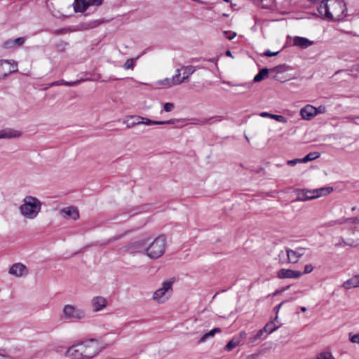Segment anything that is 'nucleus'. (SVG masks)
<instances>
[{
    "mask_svg": "<svg viewBox=\"0 0 359 359\" xmlns=\"http://www.w3.org/2000/svg\"><path fill=\"white\" fill-rule=\"evenodd\" d=\"M301 311H302V312H305V311H306V307H304V306H302V307H301Z\"/></svg>",
    "mask_w": 359,
    "mask_h": 359,
    "instance_id": "53",
    "label": "nucleus"
},
{
    "mask_svg": "<svg viewBox=\"0 0 359 359\" xmlns=\"http://www.w3.org/2000/svg\"><path fill=\"white\" fill-rule=\"evenodd\" d=\"M222 332V330L219 327H215L208 332L203 334L199 339V343H203L206 341L208 339L213 337L215 334H219Z\"/></svg>",
    "mask_w": 359,
    "mask_h": 359,
    "instance_id": "24",
    "label": "nucleus"
},
{
    "mask_svg": "<svg viewBox=\"0 0 359 359\" xmlns=\"http://www.w3.org/2000/svg\"><path fill=\"white\" fill-rule=\"evenodd\" d=\"M332 191V188H331V187L321 188V189L312 190V191H313L315 198H318L323 195H325L327 193H330Z\"/></svg>",
    "mask_w": 359,
    "mask_h": 359,
    "instance_id": "28",
    "label": "nucleus"
},
{
    "mask_svg": "<svg viewBox=\"0 0 359 359\" xmlns=\"http://www.w3.org/2000/svg\"><path fill=\"white\" fill-rule=\"evenodd\" d=\"M280 67H281V66H277V67H276L273 69H274V70H276V69H279V68H280Z\"/></svg>",
    "mask_w": 359,
    "mask_h": 359,
    "instance_id": "54",
    "label": "nucleus"
},
{
    "mask_svg": "<svg viewBox=\"0 0 359 359\" xmlns=\"http://www.w3.org/2000/svg\"><path fill=\"white\" fill-rule=\"evenodd\" d=\"M278 326L275 325L273 321H271L265 325V326L259 330L255 335V339H259L262 337L264 333L270 334L277 330Z\"/></svg>",
    "mask_w": 359,
    "mask_h": 359,
    "instance_id": "21",
    "label": "nucleus"
},
{
    "mask_svg": "<svg viewBox=\"0 0 359 359\" xmlns=\"http://www.w3.org/2000/svg\"><path fill=\"white\" fill-rule=\"evenodd\" d=\"M325 109V107L320 106L318 108H317V114H318V113H322V112H323Z\"/></svg>",
    "mask_w": 359,
    "mask_h": 359,
    "instance_id": "48",
    "label": "nucleus"
},
{
    "mask_svg": "<svg viewBox=\"0 0 359 359\" xmlns=\"http://www.w3.org/2000/svg\"><path fill=\"white\" fill-rule=\"evenodd\" d=\"M137 58H138V57H137L135 58L128 59L126 60V62L124 63L123 66V68L125 69H133V68H134V62Z\"/></svg>",
    "mask_w": 359,
    "mask_h": 359,
    "instance_id": "31",
    "label": "nucleus"
},
{
    "mask_svg": "<svg viewBox=\"0 0 359 359\" xmlns=\"http://www.w3.org/2000/svg\"><path fill=\"white\" fill-rule=\"evenodd\" d=\"M62 313L65 319L72 321L80 320L86 317V312L83 309L72 304H66L63 308Z\"/></svg>",
    "mask_w": 359,
    "mask_h": 359,
    "instance_id": "7",
    "label": "nucleus"
},
{
    "mask_svg": "<svg viewBox=\"0 0 359 359\" xmlns=\"http://www.w3.org/2000/svg\"><path fill=\"white\" fill-rule=\"evenodd\" d=\"M17 62L13 60H0V79H4L13 72L18 71Z\"/></svg>",
    "mask_w": 359,
    "mask_h": 359,
    "instance_id": "8",
    "label": "nucleus"
},
{
    "mask_svg": "<svg viewBox=\"0 0 359 359\" xmlns=\"http://www.w3.org/2000/svg\"><path fill=\"white\" fill-rule=\"evenodd\" d=\"M60 214L64 218H72L74 220H76L79 218V212L76 208L74 206H69L62 208Z\"/></svg>",
    "mask_w": 359,
    "mask_h": 359,
    "instance_id": "13",
    "label": "nucleus"
},
{
    "mask_svg": "<svg viewBox=\"0 0 359 359\" xmlns=\"http://www.w3.org/2000/svg\"><path fill=\"white\" fill-rule=\"evenodd\" d=\"M342 243L345 245L356 246V245H354L353 243H346L342 237H340L339 238V243H336L335 245L336 246H340V245H341Z\"/></svg>",
    "mask_w": 359,
    "mask_h": 359,
    "instance_id": "37",
    "label": "nucleus"
},
{
    "mask_svg": "<svg viewBox=\"0 0 359 359\" xmlns=\"http://www.w3.org/2000/svg\"><path fill=\"white\" fill-rule=\"evenodd\" d=\"M196 67L192 65L182 66L181 69H177L175 74L172 78L173 85H180L187 81L194 73Z\"/></svg>",
    "mask_w": 359,
    "mask_h": 359,
    "instance_id": "6",
    "label": "nucleus"
},
{
    "mask_svg": "<svg viewBox=\"0 0 359 359\" xmlns=\"http://www.w3.org/2000/svg\"><path fill=\"white\" fill-rule=\"evenodd\" d=\"M316 359H335L332 354L328 351H324L319 353Z\"/></svg>",
    "mask_w": 359,
    "mask_h": 359,
    "instance_id": "32",
    "label": "nucleus"
},
{
    "mask_svg": "<svg viewBox=\"0 0 359 359\" xmlns=\"http://www.w3.org/2000/svg\"><path fill=\"white\" fill-rule=\"evenodd\" d=\"M215 118H217V117L213 116V117H210L209 118H204L202 120H198V123L201 125L210 124L211 123L210 121Z\"/></svg>",
    "mask_w": 359,
    "mask_h": 359,
    "instance_id": "38",
    "label": "nucleus"
},
{
    "mask_svg": "<svg viewBox=\"0 0 359 359\" xmlns=\"http://www.w3.org/2000/svg\"><path fill=\"white\" fill-rule=\"evenodd\" d=\"M259 115H260V116H262V117H264V118H266V117H267V118H271V116H272L273 114H270V113H269V112L263 111V112H261V113L259 114Z\"/></svg>",
    "mask_w": 359,
    "mask_h": 359,
    "instance_id": "44",
    "label": "nucleus"
},
{
    "mask_svg": "<svg viewBox=\"0 0 359 359\" xmlns=\"http://www.w3.org/2000/svg\"><path fill=\"white\" fill-rule=\"evenodd\" d=\"M81 81H82V80H76L74 81L69 82V81H66L63 79H61V80L53 82L50 84V86H62V85L66 86H75L78 85L79 83H80Z\"/></svg>",
    "mask_w": 359,
    "mask_h": 359,
    "instance_id": "25",
    "label": "nucleus"
},
{
    "mask_svg": "<svg viewBox=\"0 0 359 359\" xmlns=\"http://www.w3.org/2000/svg\"><path fill=\"white\" fill-rule=\"evenodd\" d=\"M318 12L322 18L330 20L329 0H324L320 2L318 7Z\"/></svg>",
    "mask_w": 359,
    "mask_h": 359,
    "instance_id": "18",
    "label": "nucleus"
},
{
    "mask_svg": "<svg viewBox=\"0 0 359 359\" xmlns=\"http://www.w3.org/2000/svg\"><path fill=\"white\" fill-rule=\"evenodd\" d=\"M226 55H227V56H231V52L230 50H227V51L226 52Z\"/></svg>",
    "mask_w": 359,
    "mask_h": 359,
    "instance_id": "52",
    "label": "nucleus"
},
{
    "mask_svg": "<svg viewBox=\"0 0 359 359\" xmlns=\"http://www.w3.org/2000/svg\"><path fill=\"white\" fill-rule=\"evenodd\" d=\"M289 287H290V286H287V287H285L283 288L281 290H277V291H276V292H275V293L273 294V295H276V294H278V293H280V292H284V291H285V290H288V289H289Z\"/></svg>",
    "mask_w": 359,
    "mask_h": 359,
    "instance_id": "47",
    "label": "nucleus"
},
{
    "mask_svg": "<svg viewBox=\"0 0 359 359\" xmlns=\"http://www.w3.org/2000/svg\"><path fill=\"white\" fill-rule=\"evenodd\" d=\"M313 270V267L311 264H306L304 266V271L302 273H303V274H307V273H311Z\"/></svg>",
    "mask_w": 359,
    "mask_h": 359,
    "instance_id": "39",
    "label": "nucleus"
},
{
    "mask_svg": "<svg viewBox=\"0 0 359 359\" xmlns=\"http://www.w3.org/2000/svg\"><path fill=\"white\" fill-rule=\"evenodd\" d=\"M278 53H279V51L271 52V50H267L264 52V55H265L266 57H273V56L277 55Z\"/></svg>",
    "mask_w": 359,
    "mask_h": 359,
    "instance_id": "41",
    "label": "nucleus"
},
{
    "mask_svg": "<svg viewBox=\"0 0 359 359\" xmlns=\"http://www.w3.org/2000/svg\"><path fill=\"white\" fill-rule=\"evenodd\" d=\"M312 44L313 41L304 37L295 36L293 39V45L302 48H306Z\"/></svg>",
    "mask_w": 359,
    "mask_h": 359,
    "instance_id": "22",
    "label": "nucleus"
},
{
    "mask_svg": "<svg viewBox=\"0 0 359 359\" xmlns=\"http://www.w3.org/2000/svg\"><path fill=\"white\" fill-rule=\"evenodd\" d=\"M297 199L296 201H305L310 199L315 198V196L313 194V191L312 190H306V189H302V190H297Z\"/></svg>",
    "mask_w": 359,
    "mask_h": 359,
    "instance_id": "17",
    "label": "nucleus"
},
{
    "mask_svg": "<svg viewBox=\"0 0 359 359\" xmlns=\"http://www.w3.org/2000/svg\"><path fill=\"white\" fill-rule=\"evenodd\" d=\"M334 222L337 223L338 224H344V223H348L347 218H341V219H337V220H334Z\"/></svg>",
    "mask_w": 359,
    "mask_h": 359,
    "instance_id": "45",
    "label": "nucleus"
},
{
    "mask_svg": "<svg viewBox=\"0 0 359 359\" xmlns=\"http://www.w3.org/2000/svg\"><path fill=\"white\" fill-rule=\"evenodd\" d=\"M92 306L94 311H100L107 306V300L101 296L95 297L92 299Z\"/></svg>",
    "mask_w": 359,
    "mask_h": 359,
    "instance_id": "16",
    "label": "nucleus"
},
{
    "mask_svg": "<svg viewBox=\"0 0 359 359\" xmlns=\"http://www.w3.org/2000/svg\"><path fill=\"white\" fill-rule=\"evenodd\" d=\"M223 83H225V84H227V85H229L230 86H239V87H241V88H243L244 89H246V90L250 89V87H251V84L250 83H241V84H237V85L233 84L230 81H224Z\"/></svg>",
    "mask_w": 359,
    "mask_h": 359,
    "instance_id": "33",
    "label": "nucleus"
},
{
    "mask_svg": "<svg viewBox=\"0 0 359 359\" xmlns=\"http://www.w3.org/2000/svg\"><path fill=\"white\" fill-rule=\"evenodd\" d=\"M131 323H132L131 322H128V323H127V325H130Z\"/></svg>",
    "mask_w": 359,
    "mask_h": 359,
    "instance_id": "56",
    "label": "nucleus"
},
{
    "mask_svg": "<svg viewBox=\"0 0 359 359\" xmlns=\"http://www.w3.org/2000/svg\"><path fill=\"white\" fill-rule=\"evenodd\" d=\"M355 210V207L352 208V210Z\"/></svg>",
    "mask_w": 359,
    "mask_h": 359,
    "instance_id": "58",
    "label": "nucleus"
},
{
    "mask_svg": "<svg viewBox=\"0 0 359 359\" xmlns=\"http://www.w3.org/2000/svg\"><path fill=\"white\" fill-rule=\"evenodd\" d=\"M356 118H359V117H357Z\"/></svg>",
    "mask_w": 359,
    "mask_h": 359,
    "instance_id": "59",
    "label": "nucleus"
},
{
    "mask_svg": "<svg viewBox=\"0 0 359 359\" xmlns=\"http://www.w3.org/2000/svg\"><path fill=\"white\" fill-rule=\"evenodd\" d=\"M347 222H351L352 224H358L359 223V218L354 217H348L347 218Z\"/></svg>",
    "mask_w": 359,
    "mask_h": 359,
    "instance_id": "42",
    "label": "nucleus"
},
{
    "mask_svg": "<svg viewBox=\"0 0 359 359\" xmlns=\"http://www.w3.org/2000/svg\"><path fill=\"white\" fill-rule=\"evenodd\" d=\"M304 250L303 248H298L296 250H292L290 249H287L286 252H284L283 251H281L278 257L280 260L282 257H284L285 255L287 256V262L289 263H297L299 260V259L304 255Z\"/></svg>",
    "mask_w": 359,
    "mask_h": 359,
    "instance_id": "10",
    "label": "nucleus"
},
{
    "mask_svg": "<svg viewBox=\"0 0 359 359\" xmlns=\"http://www.w3.org/2000/svg\"><path fill=\"white\" fill-rule=\"evenodd\" d=\"M300 114L302 118L306 120H310L313 116L317 115V108L310 104H307L306 107H304L300 110Z\"/></svg>",
    "mask_w": 359,
    "mask_h": 359,
    "instance_id": "15",
    "label": "nucleus"
},
{
    "mask_svg": "<svg viewBox=\"0 0 359 359\" xmlns=\"http://www.w3.org/2000/svg\"><path fill=\"white\" fill-rule=\"evenodd\" d=\"M330 20L340 21L346 14V6L342 0H329Z\"/></svg>",
    "mask_w": 359,
    "mask_h": 359,
    "instance_id": "4",
    "label": "nucleus"
},
{
    "mask_svg": "<svg viewBox=\"0 0 359 359\" xmlns=\"http://www.w3.org/2000/svg\"><path fill=\"white\" fill-rule=\"evenodd\" d=\"M149 239L139 242V245L144 248L145 254L151 259H158L165 252L166 238L161 235L156 238L152 242Z\"/></svg>",
    "mask_w": 359,
    "mask_h": 359,
    "instance_id": "2",
    "label": "nucleus"
},
{
    "mask_svg": "<svg viewBox=\"0 0 359 359\" xmlns=\"http://www.w3.org/2000/svg\"><path fill=\"white\" fill-rule=\"evenodd\" d=\"M25 42V37H19L15 39H8L6 41L3 46L5 48H13L14 47H20L22 46Z\"/></svg>",
    "mask_w": 359,
    "mask_h": 359,
    "instance_id": "19",
    "label": "nucleus"
},
{
    "mask_svg": "<svg viewBox=\"0 0 359 359\" xmlns=\"http://www.w3.org/2000/svg\"><path fill=\"white\" fill-rule=\"evenodd\" d=\"M240 343H241V339L239 337H233L224 346V350L226 351H231L234 348L238 346L240 344Z\"/></svg>",
    "mask_w": 359,
    "mask_h": 359,
    "instance_id": "26",
    "label": "nucleus"
},
{
    "mask_svg": "<svg viewBox=\"0 0 359 359\" xmlns=\"http://www.w3.org/2000/svg\"><path fill=\"white\" fill-rule=\"evenodd\" d=\"M148 121L151 120L140 116H130L126 118L124 123H126L127 128H130L140 124L146 126L151 125V123H147Z\"/></svg>",
    "mask_w": 359,
    "mask_h": 359,
    "instance_id": "11",
    "label": "nucleus"
},
{
    "mask_svg": "<svg viewBox=\"0 0 359 359\" xmlns=\"http://www.w3.org/2000/svg\"><path fill=\"white\" fill-rule=\"evenodd\" d=\"M303 275L300 271L281 269L277 273V276L280 279L284 278H299Z\"/></svg>",
    "mask_w": 359,
    "mask_h": 359,
    "instance_id": "12",
    "label": "nucleus"
},
{
    "mask_svg": "<svg viewBox=\"0 0 359 359\" xmlns=\"http://www.w3.org/2000/svg\"><path fill=\"white\" fill-rule=\"evenodd\" d=\"M0 359H15V358L11 357L10 355H8L6 354L1 353L0 352Z\"/></svg>",
    "mask_w": 359,
    "mask_h": 359,
    "instance_id": "46",
    "label": "nucleus"
},
{
    "mask_svg": "<svg viewBox=\"0 0 359 359\" xmlns=\"http://www.w3.org/2000/svg\"><path fill=\"white\" fill-rule=\"evenodd\" d=\"M178 122V120L172 118L168 121H148L147 123H151V125H170Z\"/></svg>",
    "mask_w": 359,
    "mask_h": 359,
    "instance_id": "29",
    "label": "nucleus"
},
{
    "mask_svg": "<svg viewBox=\"0 0 359 359\" xmlns=\"http://www.w3.org/2000/svg\"><path fill=\"white\" fill-rule=\"evenodd\" d=\"M41 208V201L36 197L28 196L23 200V203L20 206V213L27 219H33L39 213Z\"/></svg>",
    "mask_w": 359,
    "mask_h": 359,
    "instance_id": "3",
    "label": "nucleus"
},
{
    "mask_svg": "<svg viewBox=\"0 0 359 359\" xmlns=\"http://www.w3.org/2000/svg\"><path fill=\"white\" fill-rule=\"evenodd\" d=\"M269 73V69L267 68H263L259 70V73L256 74L253 79V82H259L261 81L264 76H266Z\"/></svg>",
    "mask_w": 359,
    "mask_h": 359,
    "instance_id": "27",
    "label": "nucleus"
},
{
    "mask_svg": "<svg viewBox=\"0 0 359 359\" xmlns=\"http://www.w3.org/2000/svg\"><path fill=\"white\" fill-rule=\"evenodd\" d=\"M229 34V32L227 31H224V34L226 36V37L229 39V40H232L236 36V34L235 32L233 33H231L230 34V35L227 36V34Z\"/></svg>",
    "mask_w": 359,
    "mask_h": 359,
    "instance_id": "43",
    "label": "nucleus"
},
{
    "mask_svg": "<svg viewBox=\"0 0 359 359\" xmlns=\"http://www.w3.org/2000/svg\"><path fill=\"white\" fill-rule=\"evenodd\" d=\"M223 1H225V2H229V0H223Z\"/></svg>",
    "mask_w": 359,
    "mask_h": 359,
    "instance_id": "57",
    "label": "nucleus"
},
{
    "mask_svg": "<svg viewBox=\"0 0 359 359\" xmlns=\"http://www.w3.org/2000/svg\"><path fill=\"white\" fill-rule=\"evenodd\" d=\"M342 287L345 290H349L351 288L359 287V280L358 275H355L351 278L350 279L344 282V283L342 284Z\"/></svg>",
    "mask_w": 359,
    "mask_h": 359,
    "instance_id": "23",
    "label": "nucleus"
},
{
    "mask_svg": "<svg viewBox=\"0 0 359 359\" xmlns=\"http://www.w3.org/2000/svg\"><path fill=\"white\" fill-rule=\"evenodd\" d=\"M104 0H75L74 8L75 12L83 13L90 6H100Z\"/></svg>",
    "mask_w": 359,
    "mask_h": 359,
    "instance_id": "9",
    "label": "nucleus"
},
{
    "mask_svg": "<svg viewBox=\"0 0 359 359\" xmlns=\"http://www.w3.org/2000/svg\"><path fill=\"white\" fill-rule=\"evenodd\" d=\"M172 284V280L163 281L161 287L154 292L153 299L159 304L164 303L171 296Z\"/></svg>",
    "mask_w": 359,
    "mask_h": 359,
    "instance_id": "5",
    "label": "nucleus"
},
{
    "mask_svg": "<svg viewBox=\"0 0 359 359\" xmlns=\"http://www.w3.org/2000/svg\"><path fill=\"white\" fill-rule=\"evenodd\" d=\"M350 341L352 343H355L359 344V334H353L352 333L349 334Z\"/></svg>",
    "mask_w": 359,
    "mask_h": 359,
    "instance_id": "36",
    "label": "nucleus"
},
{
    "mask_svg": "<svg viewBox=\"0 0 359 359\" xmlns=\"http://www.w3.org/2000/svg\"><path fill=\"white\" fill-rule=\"evenodd\" d=\"M175 107V105L173 103L171 102H166L164 104L163 109L166 112L171 111Z\"/></svg>",
    "mask_w": 359,
    "mask_h": 359,
    "instance_id": "35",
    "label": "nucleus"
},
{
    "mask_svg": "<svg viewBox=\"0 0 359 359\" xmlns=\"http://www.w3.org/2000/svg\"><path fill=\"white\" fill-rule=\"evenodd\" d=\"M26 271V266L21 263L14 264L9 269V273L17 277L22 276Z\"/></svg>",
    "mask_w": 359,
    "mask_h": 359,
    "instance_id": "20",
    "label": "nucleus"
},
{
    "mask_svg": "<svg viewBox=\"0 0 359 359\" xmlns=\"http://www.w3.org/2000/svg\"><path fill=\"white\" fill-rule=\"evenodd\" d=\"M246 359H254L253 356L250 355L248 356Z\"/></svg>",
    "mask_w": 359,
    "mask_h": 359,
    "instance_id": "55",
    "label": "nucleus"
},
{
    "mask_svg": "<svg viewBox=\"0 0 359 359\" xmlns=\"http://www.w3.org/2000/svg\"><path fill=\"white\" fill-rule=\"evenodd\" d=\"M101 351L100 343L95 339H88L73 344L65 352V355L70 359H90Z\"/></svg>",
    "mask_w": 359,
    "mask_h": 359,
    "instance_id": "1",
    "label": "nucleus"
},
{
    "mask_svg": "<svg viewBox=\"0 0 359 359\" xmlns=\"http://www.w3.org/2000/svg\"><path fill=\"white\" fill-rule=\"evenodd\" d=\"M284 302H282L280 304H279L278 305H277L276 307H275V309L277 310V312L279 311V309H280L281 306L283 304Z\"/></svg>",
    "mask_w": 359,
    "mask_h": 359,
    "instance_id": "49",
    "label": "nucleus"
},
{
    "mask_svg": "<svg viewBox=\"0 0 359 359\" xmlns=\"http://www.w3.org/2000/svg\"><path fill=\"white\" fill-rule=\"evenodd\" d=\"M245 336H246V333H245V332H241V334H240V337H239V338H240V339H241V338H243V337H245Z\"/></svg>",
    "mask_w": 359,
    "mask_h": 359,
    "instance_id": "51",
    "label": "nucleus"
},
{
    "mask_svg": "<svg viewBox=\"0 0 359 359\" xmlns=\"http://www.w3.org/2000/svg\"><path fill=\"white\" fill-rule=\"evenodd\" d=\"M271 118L283 123H285L287 121V118L282 115L273 114Z\"/></svg>",
    "mask_w": 359,
    "mask_h": 359,
    "instance_id": "34",
    "label": "nucleus"
},
{
    "mask_svg": "<svg viewBox=\"0 0 359 359\" xmlns=\"http://www.w3.org/2000/svg\"><path fill=\"white\" fill-rule=\"evenodd\" d=\"M319 156H320L319 153L311 152V153L308 154L307 155H306L303 158H301V161H302V163H306L310 161L315 160L317 158H318Z\"/></svg>",
    "mask_w": 359,
    "mask_h": 359,
    "instance_id": "30",
    "label": "nucleus"
},
{
    "mask_svg": "<svg viewBox=\"0 0 359 359\" xmlns=\"http://www.w3.org/2000/svg\"><path fill=\"white\" fill-rule=\"evenodd\" d=\"M298 163H302V161H301V158H295L293 160L287 161V163L291 166H294Z\"/></svg>",
    "mask_w": 359,
    "mask_h": 359,
    "instance_id": "40",
    "label": "nucleus"
},
{
    "mask_svg": "<svg viewBox=\"0 0 359 359\" xmlns=\"http://www.w3.org/2000/svg\"><path fill=\"white\" fill-rule=\"evenodd\" d=\"M22 135V132L11 128H6L0 130V139L18 138Z\"/></svg>",
    "mask_w": 359,
    "mask_h": 359,
    "instance_id": "14",
    "label": "nucleus"
},
{
    "mask_svg": "<svg viewBox=\"0 0 359 359\" xmlns=\"http://www.w3.org/2000/svg\"><path fill=\"white\" fill-rule=\"evenodd\" d=\"M334 221H331V222H330L327 223V224H325V226H333V225H334V224H337V223H334Z\"/></svg>",
    "mask_w": 359,
    "mask_h": 359,
    "instance_id": "50",
    "label": "nucleus"
}]
</instances>
